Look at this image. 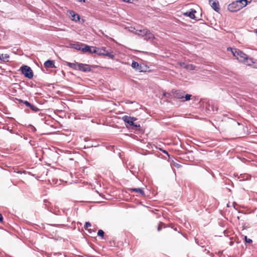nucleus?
I'll return each mask as SVG.
<instances>
[{
	"label": "nucleus",
	"mask_w": 257,
	"mask_h": 257,
	"mask_svg": "<svg viewBox=\"0 0 257 257\" xmlns=\"http://www.w3.org/2000/svg\"><path fill=\"white\" fill-rule=\"evenodd\" d=\"M227 50H230L233 56L235 57L236 59H237L239 61L243 63L246 65H247L248 66H252L253 64L255 63L256 60H254L252 58H249V61H250V63H248L247 55L239 49L232 48H228Z\"/></svg>",
	"instance_id": "obj_1"
},
{
	"label": "nucleus",
	"mask_w": 257,
	"mask_h": 257,
	"mask_svg": "<svg viewBox=\"0 0 257 257\" xmlns=\"http://www.w3.org/2000/svg\"><path fill=\"white\" fill-rule=\"evenodd\" d=\"M22 73L24 76L29 78L31 79L33 77V72L31 68L27 65H23L21 67Z\"/></svg>",
	"instance_id": "obj_2"
},
{
	"label": "nucleus",
	"mask_w": 257,
	"mask_h": 257,
	"mask_svg": "<svg viewBox=\"0 0 257 257\" xmlns=\"http://www.w3.org/2000/svg\"><path fill=\"white\" fill-rule=\"evenodd\" d=\"M123 120L129 124L131 126H133L136 128L140 127V124L134 122V121L136 120V118L134 117L129 116L127 115H124L122 117Z\"/></svg>",
	"instance_id": "obj_3"
},
{
	"label": "nucleus",
	"mask_w": 257,
	"mask_h": 257,
	"mask_svg": "<svg viewBox=\"0 0 257 257\" xmlns=\"http://www.w3.org/2000/svg\"><path fill=\"white\" fill-rule=\"evenodd\" d=\"M240 9V6L236 1L233 2L228 6V10L231 12H235Z\"/></svg>",
	"instance_id": "obj_4"
},
{
	"label": "nucleus",
	"mask_w": 257,
	"mask_h": 257,
	"mask_svg": "<svg viewBox=\"0 0 257 257\" xmlns=\"http://www.w3.org/2000/svg\"><path fill=\"white\" fill-rule=\"evenodd\" d=\"M77 70L84 72H90L91 70V66L88 64L79 63Z\"/></svg>",
	"instance_id": "obj_5"
},
{
	"label": "nucleus",
	"mask_w": 257,
	"mask_h": 257,
	"mask_svg": "<svg viewBox=\"0 0 257 257\" xmlns=\"http://www.w3.org/2000/svg\"><path fill=\"white\" fill-rule=\"evenodd\" d=\"M143 37L147 41L153 40L155 38L154 35L148 29H145Z\"/></svg>",
	"instance_id": "obj_6"
},
{
	"label": "nucleus",
	"mask_w": 257,
	"mask_h": 257,
	"mask_svg": "<svg viewBox=\"0 0 257 257\" xmlns=\"http://www.w3.org/2000/svg\"><path fill=\"white\" fill-rule=\"evenodd\" d=\"M174 97L177 99H183L184 97L185 92L181 90H176L173 92Z\"/></svg>",
	"instance_id": "obj_7"
},
{
	"label": "nucleus",
	"mask_w": 257,
	"mask_h": 257,
	"mask_svg": "<svg viewBox=\"0 0 257 257\" xmlns=\"http://www.w3.org/2000/svg\"><path fill=\"white\" fill-rule=\"evenodd\" d=\"M209 4L211 8L216 12H218L220 10L219 3L217 1H213L209 0Z\"/></svg>",
	"instance_id": "obj_8"
},
{
	"label": "nucleus",
	"mask_w": 257,
	"mask_h": 257,
	"mask_svg": "<svg viewBox=\"0 0 257 257\" xmlns=\"http://www.w3.org/2000/svg\"><path fill=\"white\" fill-rule=\"evenodd\" d=\"M69 15L71 18V20L74 21H78L80 20L79 16L76 14L74 11H69Z\"/></svg>",
	"instance_id": "obj_9"
},
{
	"label": "nucleus",
	"mask_w": 257,
	"mask_h": 257,
	"mask_svg": "<svg viewBox=\"0 0 257 257\" xmlns=\"http://www.w3.org/2000/svg\"><path fill=\"white\" fill-rule=\"evenodd\" d=\"M196 13V11L195 10L191 9L189 12H186L184 13V15L187 17H189L190 18L192 19H195L196 17L195 16V13Z\"/></svg>",
	"instance_id": "obj_10"
},
{
	"label": "nucleus",
	"mask_w": 257,
	"mask_h": 257,
	"mask_svg": "<svg viewBox=\"0 0 257 257\" xmlns=\"http://www.w3.org/2000/svg\"><path fill=\"white\" fill-rule=\"evenodd\" d=\"M44 66L46 68H55L54 62L52 60H48L44 63Z\"/></svg>",
	"instance_id": "obj_11"
},
{
	"label": "nucleus",
	"mask_w": 257,
	"mask_h": 257,
	"mask_svg": "<svg viewBox=\"0 0 257 257\" xmlns=\"http://www.w3.org/2000/svg\"><path fill=\"white\" fill-rule=\"evenodd\" d=\"M10 57L9 55L7 54H0V60L4 62H9V58Z\"/></svg>",
	"instance_id": "obj_12"
},
{
	"label": "nucleus",
	"mask_w": 257,
	"mask_h": 257,
	"mask_svg": "<svg viewBox=\"0 0 257 257\" xmlns=\"http://www.w3.org/2000/svg\"><path fill=\"white\" fill-rule=\"evenodd\" d=\"M92 46H89L88 45H85V47L83 48H82L81 51L83 53H89L90 54H92Z\"/></svg>",
	"instance_id": "obj_13"
},
{
	"label": "nucleus",
	"mask_w": 257,
	"mask_h": 257,
	"mask_svg": "<svg viewBox=\"0 0 257 257\" xmlns=\"http://www.w3.org/2000/svg\"><path fill=\"white\" fill-rule=\"evenodd\" d=\"M132 67L134 69H135L136 70H138L139 71H142L141 66L137 62L133 61L132 64Z\"/></svg>",
	"instance_id": "obj_14"
},
{
	"label": "nucleus",
	"mask_w": 257,
	"mask_h": 257,
	"mask_svg": "<svg viewBox=\"0 0 257 257\" xmlns=\"http://www.w3.org/2000/svg\"><path fill=\"white\" fill-rule=\"evenodd\" d=\"M130 190L131 191L139 193L141 194L142 196H145V192L144 190L141 188H131L130 189Z\"/></svg>",
	"instance_id": "obj_15"
},
{
	"label": "nucleus",
	"mask_w": 257,
	"mask_h": 257,
	"mask_svg": "<svg viewBox=\"0 0 257 257\" xmlns=\"http://www.w3.org/2000/svg\"><path fill=\"white\" fill-rule=\"evenodd\" d=\"M81 45H82V44H79L78 43L70 44V45H69L70 48L75 49L77 50H81V49H82L81 48Z\"/></svg>",
	"instance_id": "obj_16"
},
{
	"label": "nucleus",
	"mask_w": 257,
	"mask_h": 257,
	"mask_svg": "<svg viewBox=\"0 0 257 257\" xmlns=\"http://www.w3.org/2000/svg\"><path fill=\"white\" fill-rule=\"evenodd\" d=\"M78 64L79 63H70V62H67V65L69 67L77 70L78 67Z\"/></svg>",
	"instance_id": "obj_17"
},
{
	"label": "nucleus",
	"mask_w": 257,
	"mask_h": 257,
	"mask_svg": "<svg viewBox=\"0 0 257 257\" xmlns=\"http://www.w3.org/2000/svg\"><path fill=\"white\" fill-rule=\"evenodd\" d=\"M106 49L105 47L97 48V53L98 55H104L105 53Z\"/></svg>",
	"instance_id": "obj_18"
},
{
	"label": "nucleus",
	"mask_w": 257,
	"mask_h": 257,
	"mask_svg": "<svg viewBox=\"0 0 257 257\" xmlns=\"http://www.w3.org/2000/svg\"><path fill=\"white\" fill-rule=\"evenodd\" d=\"M250 176L247 174L246 175H240L238 177L240 181L247 180L250 179Z\"/></svg>",
	"instance_id": "obj_19"
},
{
	"label": "nucleus",
	"mask_w": 257,
	"mask_h": 257,
	"mask_svg": "<svg viewBox=\"0 0 257 257\" xmlns=\"http://www.w3.org/2000/svg\"><path fill=\"white\" fill-rule=\"evenodd\" d=\"M236 1L240 6V9H242L246 6V2H245V0H237Z\"/></svg>",
	"instance_id": "obj_20"
},
{
	"label": "nucleus",
	"mask_w": 257,
	"mask_h": 257,
	"mask_svg": "<svg viewBox=\"0 0 257 257\" xmlns=\"http://www.w3.org/2000/svg\"><path fill=\"white\" fill-rule=\"evenodd\" d=\"M103 56H107L111 59H113L114 57V55H113L111 52H110L108 50L105 51V53L104 54Z\"/></svg>",
	"instance_id": "obj_21"
},
{
	"label": "nucleus",
	"mask_w": 257,
	"mask_h": 257,
	"mask_svg": "<svg viewBox=\"0 0 257 257\" xmlns=\"http://www.w3.org/2000/svg\"><path fill=\"white\" fill-rule=\"evenodd\" d=\"M144 31H145V29L142 30H136L135 33L136 35L143 37V34H144Z\"/></svg>",
	"instance_id": "obj_22"
},
{
	"label": "nucleus",
	"mask_w": 257,
	"mask_h": 257,
	"mask_svg": "<svg viewBox=\"0 0 257 257\" xmlns=\"http://www.w3.org/2000/svg\"><path fill=\"white\" fill-rule=\"evenodd\" d=\"M29 107L34 112H38L39 110V109L38 107L32 104H30Z\"/></svg>",
	"instance_id": "obj_23"
},
{
	"label": "nucleus",
	"mask_w": 257,
	"mask_h": 257,
	"mask_svg": "<svg viewBox=\"0 0 257 257\" xmlns=\"http://www.w3.org/2000/svg\"><path fill=\"white\" fill-rule=\"evenodd\" d=\"M91 223L89 222H86L85 223V224L84 225V228L86 230H88L89 232H90L91 229H88V227H91Z\"/></svg>",
	"instance_id": "obj_24"
},
{
	"label": "nucleus",
	"mask_w": 257,
	"mask_h": 257,
	"mask_svg": "<svg viewBox=\"0 0 257 257\" xmlns=\"http://www.w3.org/2000/svg\"><path fill=\"white\" fill-rule=\"evenodd\" d=\"M191 96L192 95L191 94H186L185 93V95L184 97L185 98V100H183V101H188L190 100Z\"/></svg>",
	"instance_id": "obj_25"
},
{
	"label": "nucleus",
	"mask_w": 257,
	"mask_h": 257,
	"mask_svg": "<svg viewBox=\"0 0 257 257\" xmlns=\"http://www.w3.org/2000/svg\"><path fill=\"white\" fill-rule=\"evenodd\" d=\"M104 231L101 230V229H99L98 231V232H97V235L101 237H103V236H104Z\"/></svg>",
	"instance_id": "obj_26"
},
{
	"label": "nucleus",
	"mask_w": 257,
	"mask_h": 257,
	"mask_svg": "<svg viewBox=\"0 0 257 257\" xmlns=\"http://www.w3.org/2000/svg\"><path fill=\"white\" fill-rule=\"evenodd\" d=\"M195 67L192 64H188L187 69L188 70H194Z\"/></svg>",
	"instance_id": "obj_27"
},
{
	"label": "nucleus",
	"mask_w": 257,
	"mask_h": 257,
	"mask_svg": "<svg viewBox=\"0 0 257 257\" xmlns=\"http://www.w3.org/2000/svg\"><path fill=\"white\" fill-rule=\"evenodd\" d=\"M179 65L181 67L187 69V67L188 64H185L184 62H180Z\"/></svg>",
	"instance_id": "obj_28"
},
{
	"label": "nucleus",
	"mask_w": 257,
	"mask_h": 257,
	"mask_svg": "<svg viewBox=\"0 0 257 257\" xmlns=\"http://www.w3.org/2000/svg\"><path fill=\"white\" fill-rule=\"evenodd\" d=\"M164 224L162 222H160L158 226L157 230L160 231L163 228Z\"/></svg>",
	"instance_id": "obj_29"
},
{
	"label": "nucleus",
	"mask_w": 257,
	"mask_h": 257,
	"mask_svg": "<svg viewBox=\"0 0 257 257\" xmlns=\"http://www.w3.org/2000/svg\"><path fill=\"white\" fill-rule=\"evenodd\" d=\"M92 54L93 53H97V47L92 46Z\"/></svg>",
	"instance_id": "obj_30"
},
{
	"label": "nucleus",
	"mask_w": 257,
	"mask_h": 257,
	"mask_svg": "<svg viewBox=\"0 0 257 257\" xmlns=\"http://www.w3.org/2000/svg\"><path fill=\"white\" fill-rule=\"evenodd\" d=\"M244 240L247 243H251L252 242V240L250 238H248L246 236H244Z\"/></svg>",
	"instance_id": "obj_31"
},
{
	"label": "nucleus",
	"mask_w": 257,
	"mask_h": 257,
	"mask_svg": "<svg viewBox=\"0 0 257 257\" xmlns=\"http://www.w3.org/2000/svg\"><path fill=\"white\" fill-rule=\"evenodd\" d=\"M24 104H25L26 106H27L28 107H29V106L31 104V103L30 102H29L28 101H24Z\"/></svg>",
	"instance_id": "obj_32"
},
{
	"label": "nucleus",
	"mask_w": 257,
	"mask_h": 257,
	"mask_svg": "<svg viewBox=\"0 0 257 257\" xmlns=\"http://www.w3.org/2000/svg\"><path fill=\"white\" fill-rule=\"evenodd\" d=\"M252 0H245V2H246V5L248 4H249L251 2Z\"/></svg>",
	"instance_id": "obj_33"
},
{
	"label": "nucleus",
	"mask_w": 257,
	"mask_h": 257,
	"mask_svg": "<svg viewBox=\"0 0 257 257\" xmlns=\"http://www.w3.org/2000/svg\"><path fill=\"white\" fill-rule=\"evenodd\" d=\"M3 220V217L1 213H0V221L2 222Z\"/></svg>",
	"instance_id": "obj_34"
},
{
	"label": "nucleus",
	"mask_w": 257,
	"mask_h": 257,
	"mask_svg": "<svg viewBox=\"0 0 257 257\" xmlns=\"http://www.w3.org/2000/svg\"><path fill=\"white\" fill-rule=\"evenodd\" d=\"M18 100L19 101V102L24 103V101L22 100V99H18Z\"/></svg>",
	"instance_id": "obj_35"
},
{
	"label": "nucleus",
	"mask_w": 257,
	"mask_h": 257,
	"mask_svg": "<svg viewBox=\"0 0 257 257\" xmlns=\"http://www.w3.org/2000/svg\"><path fill=\"white\" fill-rule=\"evenodd\" d=\"M249 58H248V57H247V62H248V63H250V61H249Z\"/></svg>",
	"instance_id": "obj_36"
},
{
	"label": "nucleus",
	"mask_w": 257,
	"mask_h": 257,
	"mask_svg": "<svg viewBox=\"0 0 257 257\" xmlns=\"http://www.w3.org/2000/svg\"><path fill=\"white\" fill-rule=\"evenodd\" d=\"M79 2H85V0H78Z\"/></svg>",
	"instance_id": "obj_37"
},
{
	"label": "nucleus",
	"mask_w": 257,
	"mask_h": 257,
	"mask_svg": "<svg viewBox=\"0 0 257 257\" xmlns=\"http://www.w3.org/2000/svg\"><path fill=\"white\" fill-rule=\"evenodd\" d=\"M124 2H128L129 0H122Z\"/></svg>",
	"instance_id": "obj_38"
},
{
	"label": "nucleus",
	"mask_w": 257,
	"mask_h": 257,
	"mask_svg": "<svg viewBox=\"0 0 257 257\" xmlns=\"http://www.w3.org/2000/svg\"><path fill=\"white\" fill-rule=\"evenodd\" d=\"M253 67L254 68H257V64L255 65V66H253Z\"/></svg>",
	"instance_id": "obj_39"
},
{
	"label": "nucleus",
	"mask_w": 257,
	"mask_h": 257,
	"mask_svg": "<svg viewBox=\"0 0 257 257\" xmlns=\"http://www.w3.org/2000/svg\"><path fill=\"white\" fill-rule=\"evenodd\" d=\"M256 34H257V30H256Z\"/></svg>",
	"instance_id": "obj_40"
}]
</instances>
